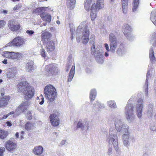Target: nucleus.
<instances>
[{"label":"nucleus","mask_w":156,"mask_h":156,"mask_svg":"<svg viewBox=\"0 0 156 156\" xmlns=\"http://www.w3.org/2000/svg\"><path fill=\"white\" fill-rule=\"evenodd\" d=\"M76 35L78 42H80L81 39L83 44H86L87 43L89 40V31L86 21H83L80 23L76 30Z\"/></svg>","instance_id":"obj_1"},{"label":"nucleus","mask_w":156,"mask_h":156,"mask_svg":"<svg viewBox=\"0 0 156 156\" xmlns=\"http://www.w3.org/2000/svg\"><path fill=\"white\" fill-rule=\"evenodd\" d=\"M17 87L18 92L24 94L26 99L31 98L34 95V88L32 86L30 87L27 82L20 83L18 84Z\"/></svg>","instance_id":"obj_2"},{"label":"nucleus","mask_w":156,"mask_h":156,"mask_svg":"<svg viewBox=\"0 0 156 156\" xmlns=\"http://www.w3.org/2000/svg\"><path fill=\"white\" fill-rule=\"evenodd\" d=\"M107 140L109 144H112L115 150L117 151L119 149L118 136L116 131L113 128L110 127L109 134L107 136Z\"/></svg>","instance_id":"obj_3"},{"label":"nucleus","mask_w":156,"mask_h":156,"mask_svg":"<svg viewBox=\"0 0 156 156\" xmlns=\"http://www.w3.org/2000/svg\"><path fill=\"white\" fill-rule=\"evenodd\" d=\"M45 96L48 98V102L50 104L53 101L56 97L55 88L51 85H48L44 89Z\"/></svg>","instance_id":"obj_4"},{"label":"nucleus","mask_w":156,"mask_h":156,"mask_svg":"<svg viewBox=\"0 0 156 156\" xmlns=\"http://www.w3.org/2000/svg\"><path fill=\"white\" fill-rule=\"evenodd\" d=\"M116 131L118 132H123L128 131V126L125 124L122 120L119 117H115L113 119Z\"/></svg>","instance_id":"obj_5"},{"label":"nucleus","mask_w":156,"mask_h":156,"mask_svg":"<svg viewBox=\"0 0 156 156\" xmlns=\"http://www.w3.org/2000/svg\"><path fill=\"white\" fill-rule=\"evenodd\" d=\"M130 100L128 101V103L125 108V113L127 120L129 122H131L134 118L135 115L133 114V106L130 103Z\"/></svg>","instance_id":"obj_6"},{"label":"nucleus","mask_w":156,"mask_h":156,"mask_svg":"<svg viewBox=\"0 0 156 156\" xmlns=\"http://www.w3.org/2000/svg\"><path fill=\"white\" fill-rule=\"evenodd\" d=\"M91 54L95 57L97 62L100 64H102L104 62V56L103 52L101 50L96 49L94 46L91 48Z\"/></svg>","instance_id":"obj_7"},{"label":"nucleus","mask_w":156,"mask_h":156,"mask_svg":"<svg viewBox=\"0 0 156 156\" xmlns=\"http://www.w3.org/2000/svg\"><path fill=\"white\" fill-rule=\"evenodd\" d=\"M26 41L25 38L20 36H18L14 38L11 42L7 44V46L21 47L25 44Z\"/></svg>","instance_id":"obj_8"},{"label":"nucleus","mask_w":156,"mask_h":156,"mask_svg":"<svg viewBox=\"0 0 156 156\" xmlns=\"http://www.w3.org/2000/svg\"><path fill=\"white\" fill-rule=\"evenodd\" d=\"M122 134V138L123 145L128 148L130 146V142L133 143L135 141L134 139L133 136H130L129 131L123 132Z\"/></svg>","instance_id":"obj_9"},{"label":"nucleus","mask_w":156,"mask_h":156,"mask_svg":"<svg viewBox=\"0 0 156 156\" xmlns=\"http://www.w3.org/2000/svg\"><path fill=\"white\" fill-rule=\"evenodd\" d=\"M3 56L12 59L19 60L23 55V53L20 52H15L13 51H4L2 54Z\"/></svg>","instance_id":"obj_10"},{"label":"nucleus","mask_w":156,"mask_h":156,"mask_svg":"<svg viewBox=\"0 0 156 156\" xmlns=\"http://www.w3.org/2000/svg\"><path fill=\"white\" fill-rule=\"evenodd\" d=\"M30 105V101H24L16 108L15 112L17 116L22 112H24L29 107Z\"/></svg>","instance_id":"obj_11"},{"label":"nucleus","mask_w":156,"mask_h":156,"mask_svg":"<svg viewBox=\"0 0 156 156\" xmlns=\"http://www.w3.org/2000/svg\"><path fill=\"white\" fill-rule=\"evenodd\" d=\"M57 113L51 114L49 116V119L51 125L54 127L58 126L60 123V120Z\"/></svg>","instance_id":"obj_12"},{"label":"nucleus","mask_w":156,"mask_h":156,"mask_svg":"<svg viewBox=\"0 0 156 156\" xmlns=\"http://www.w3.org/2000/svg\"><path fill=\"white\" fill-rule=\"evenodd\" d=\"M45 69L47 72H50L53 75L56 74L58 71L57 65L53 63L46 66L45 67Z\"/></svg>","instance_id":"obj_13"},{"label":"nucleus","mask_w":156,"mask_h":156,"mask_svg":"<svg viewBox=\"0 0 156 156\" xmlns=\"http://www.w3.org/2000/svg\"><path fill=\"white\" fill-rule=\"evenodd\" d=\"M143 102V99L141 98L139 99L137 101V104L136 108V114L137 116L139 119L141 118V117Z\"/></svg>","instance_id":"obj_14"},{"label":"nucleus","mask_w":156,"mask_h":156,"mask_svg":"<svg viewBox=\"0 0 156 156\" xmlns=\"http://www.w3.org/2000/svg\"><path fill=\"white\" fill-rule=\"evenodd\" d=\"M16 143L12 140H8L5 144V147L6 149L10 151H13L16 148Z\"/></svg>","instance_id":"obj_15"},{"label":"nucleus","mask_w":156,"mask_h":156,"mask_svg":"<svg viewBox=\"0 0 156 156\" xmlns=\"http://www.w3.org/2000/svg\"><path fill=\"white\" fill-rule=\"evenodd\" d=\"M51 34L48 32L44 31L41 35V41L44 43H46L51 40Z\"/></svg>","instance_id":"obj_16"},{"label":"nucleus","mask_w":156,"mask_h":156,"mask_svg":"<svg viewBox=\"0 0 156 156\" xmlns=\"http://www.w3.org/2000/svg\"><path fill=\"white\" fill-rule=\"evenodd\" d=\"M8 26L9 29L12 31H17L19 30L20 26L19 25L14 24V22L13 21L10 20L9 21Z\"/></svg>","instance_id":"obj_17"},{"label":"nucleus","mask_w":156,"mask_h":156,"mask_svg":"<svg viewBox=\"0 0 156 156\" xmlns=\"http://www.w3.org/2000/svg\"><path fill=\"white\" fill-rule=\"evenodd\" d=\"M109 38L110 43V45H117V39L114 34L110 33L109 35Z\"/></svg>","instance_id":"obj_18"},{"label":"nucleus","mask_w":156,"mask_h":156,"mask_svg":"<svg viewBox=\"0 0 156 156\" xmlns=\"http://www.w3.org/2000/svg\"><path fill=\"white\" fill-rule=\"evenodd\" d=\"M95 8V4L94 3L92 4L90 9L91 11L90 16L92 20H94L97 16L98 10H97Z\"/></svg>","instance_id":"obj_19"},{"label":"nucleus","mask_w":156,"mask_h":156,"mask_svg":"<svg viewBox=\"0 0 156 156\" xmlns=\"http://www.w3.org/2000/svg\"><path fill=\"white\" fill-rule=\"evenodd\" d=\"M9 96H4L0 98V107L6 105L10 99Z\"/></svg>","instance_id":"obj_20"},{"label":"nucleus","mask_w":156,"mask_h":156,"mask_svg":"<svg viewBox=\"0 0 156 156\" xmlns=\"http://www.w3.org/2000/svg\"><path fill=\"white\" fill-rule=\"evenodd\" d=\"M122 30L125 35V36H128V34L129 33L132 32V30L129 25L126 24L123 25Z\"/></svg>","instance_id":"obj_21"},{"label":"nucleus","mask_w":156,"mask_h":156,"mask_svg":"<svg viewBox=\"0 0 156 156\" xmlns=\"http://www.w3.org/2000/svg\"><path fill=\"white\" fill-rule=\"evenodd\" d=\"M77 126L83 129L87 130L89 129L88 122L86 121H79L77 123Z\"/></svg>","instance_id":"obj_22"},{"label":"nucleus","mask_w":156,"mask_h":156,"mask_svg":"<svg viewBox=\"0 0 156 156\" xmlns=\"http://www.w3.org/2000/svg\"><path fill=\"white\" fill-rule=\"evenodd\" d=\"M151 42L153 44V46L150 49H152L154 52H156V32L152 34Z\"/></svg>","instance_id":"obj_23"},{"label":"nucleus","mask_w":156,"mask_h":156,"mask_svg":"<svg viewBox=\"0 0 156 156\" xmlns=\"http://www.w3.org/2000/svg\"><path fill=\"white\" fill-rule=\"evenodd\" d=\"M46 44V50L48 52H51L55 49L54 43L52 41H49Z\"/></svg>","instance_id":"obj_24"},{"label":"nucleus","mask_w":156,"mask_h":156,"mask_svg":"<svg viewBox=\"0 0 156 156\" xmlns=\"http://www.w3.org/2000/svg\"><path fill=\"white\" fill-rule=\"evenodd\" d=\"M34 64L33 62L31 61L27 63L25 66V70L27 72L30 73L34 69Z\"/></svg>","instance_id":"obj_25"},{"label":"nucleus","mask_w":156,"mask_h":156,"mask_svg":"<svg viewBox=\"0 0 156 156\" xmlns=\"http://www.w3.org/2000/svg\"><path fill=\"white\" fill-rule=\"evenodd\" d=\"M150 71L149 70H148L147 72V78L146 79V81L145 82V83L144 85V87L145 88V95L147 97H148V80L149 78V77L150 76Z\"/></svg>","instance_id":"obj_26"},{"label":"nucleus","mask_w":156,"mask_h":156,"mask_svg":"<svg viewBox=\"0 0 156 156\" xmlns=\"http://www.w3.org/2000/svg\"><path fill=\"white\" fill-rule=\"evenodd\" d=\"M43 151V147L41 146H39L35 147L34 148L33 151L35 154L39 155L42 153Z\"/></svg>","instance_id":"obj_27"},{"label":"nucleus","mask_w":156,"mask_h":156,"mask_svg":"<svg viewBox=\"0 0 156 156\" xmlns=\"http://www.w3.org/2000/svg\"><path fill=\"white\" fill-rule=\"evenodd\" d=\"M41 17L44 21H46L48 22H50L51 21V16L49 14L42 13L41 15Z\"/></svg>","instance_id":"obj_28"},{"label":"nucleus","mask_w":156,"mask_h":156,"mask_svg":"<svg viewBox=\"0 0 156 156\" xmlns=\"http://www.w3.org/2000/svg\"><path fill=\"white\" fill-rule=\"evenodd\" d=\"M153 105L152 104H149L146 113V115L149 117H152L153 116Z\"/></svg>","instance_id":"obj_29"},{"label":"nucleus","mask_w":156,"mask_h":156,"mask_svg":"<svg viewBox=\"0 0 156 156\" xmlns=\"http://www.w3.org/2000/svg\"><path fill=\"white\" fill-rule=\"evenodd\" d=\"M35 127V125L34 123H32L29 122H27L25 125V129L28 131H30L33 129Z\"/></svg>","instance_id":"obj_30"},{"label":"nucleus","mask_w":156,"mask_h":156,"mask_svg":"<svg viewBox=\"0 0 156 156\" xmlns=\"http://www.w3.org/2000/svg\"><path fill=\"white\" fill-rule=\"evenodd\" d=\"M150 19L154 24L156 26V10L154 9L151 13Z\"/></svg>","instance_id":"obj_31"},{"label":"nucleus","mask_w":156,"mask_h":156,"mask_svg":"<svg viewBox=\"0 0 156 156\" xmlns=\"http://www.w3.org/2000/svg\"><path fill=\"white\" fill-rule=\"evenodd\" d=\"M96 5L95 4L96 9L98 10L104 7V0H97Z\"/></svg>","instance_id":"obj_32"},{"label":"nucleus","mask_w":156,"mask_h":156,"mask_svg":"<svg viewBox=\"0 0 156 156\" xmlns=\"http://www.w3.org/2000/svg\"><path fill=\"white\" fill-rule=\"evenodd\" d=\"M75 3L76 0H67V6L70 9L74 8Z\"/></svg>","instance_id":"obj_33"},{"label":"nucleus","mask_w":156,"mask_h":156,"mask_svg":"<svg viewBox=\"0 0 156 156\" xmlns=\"http://www.w3.org/2000/svg\"><path fill=\"white\" fill-rule=\"evenodd\" d=\"M75 66L73 65L70 70L69 78L68 80V82H70L73 78L75 73Z\"/></svg>","instance_id":"obj_34"},{"label":"nucleus","mask_w":156,"mask_h":156,"mask_svg":"<svg viewBox=\"0 0 156 156\" xmlns=\"http://www.w3.org/2000/svg\"><path fill=\"white\" fill-rule=\"evenodd\" d=\"M97 92L95 89H92L90 92V98L91 101H94L96 96Z\"/></svg>","instance_id":"obj_35"},{"label":"nucleus","mask_w":156,"mask_h":156,"mask_svg":"<svg viewBox=\"0 0 156 156\" xmlns=\"http://www.w3.org/2000/svg\"><path fill=\"white\" fill-rule=\"evenodd\" d=\"M8 132L2 129H0V138L4 139L8 135Z\"/></svg>","instance_id":"obj_36"},{"label":"nucleus","mask_w":156,"mask_h":156,"mask_svg":"<svg viewBox=\"0 0 156 156\" xmlns=\"http://www.w3.org/2000/svg\"><path fill=\"white\" fill-rule=\"evenodd\" d=\"M108 106L112 109H115L117 107L116 104L114 101L111 100L107 102Z\"/></svg>","instance_id":"obj_37"},{"label":"nucleus","mask_w":156,"mask_h":156,"mask_svg":"<svg viewBox=\"0 0 156 156\" xmlns=\"http://www.w3.org/2000/svg\"><path fill=\"white\" fill-rule=\"evenodd\" d=\"M149 57L151 62H154L155 61V58L154 55V51H153L152 49H150Z\"/></svg>","instance_id":"obj_38"},{"label":"nucleus","mask_w":156,"mask_h":156,"mask_svg":"<svg viewBox=\"0 0 156 156\" xmlns=\"http://www.w3.org/2000/svg\"><path fill=\"white\" fill-rule=\"evenodd\" d=\"M126 51L125 49H122L121 48H118L116 52L119 55L122 56L126 53Z\"/></svg>","instance_id":"obj_39"},{"label":"nucleus","mask_w":156,"mask_h":156,"mask_svg":"<svg viewBox=\"0 0 156 156\" xmlns=\"http://www.w3.org/2000/svg\"><path fill=\"white\" fill-rule=\"evenodd\" d=\"M92 0H86L84 3L85 8L86 10H89L90 8V5Z\"/></svg>","instance_id":"obj_40"},{"label":"nucleus","mask_w":156,"mask_h":156,"mask_svg":"<svg viewBox=\"0 0 156 156\" xmlns=\"http://www.w3.org/2000/svg\"><path fill=\"white\" fill-rule=\"evenodd\" d=\"M139 3V0H134L133 5V7L132 10L133 12L136 11Z\"/></svg>","instance_id":"obj_41"},{"label":"nucleus","mask_w":156,"mask_h":156,"mask_svg":"<svg viewBox=\"0 0 156 156\" xmlns=\"http://www.w3.org/2000/svg\"><path fill=\"white\" fill-rule=\"evenodd\" d=\"M122 5L123 12L126 14L127 12L128 3H122Z\"/></svg>","instance_id":"obj_42"},{"label":"nucleus","mask_w":156,"mask_h":156,"mask_svg":"<svg viewBox=\"0 0 156 156\" xmlns=\"http://www.w3.org/2000/svg\"><path fill=\"white\" fill-rule=\"evenodd\" d=\"M33 112L30 111H28L26 114V116L27 119H31L32 118Z\"/></svg>","instance_id":"obj_43"},{"label":"nucleus","mask_w":156,"mask_h":156,"mask_svg":"<svg viewBox=\"0 0 156 156\" xmlns=\"http://www.w3.org/2000/svg\"><path fill=\"white\" fill-rule=\"evenodd\" d=\"M37 99L39 100L38 102L40 105H42L43 104L44 102V98L42 95H41L39 97H37Z\"/></svg>","instance_id":"obj_44"},{"label":"nucleus","mask_w":156,"mask_h":156,"mask_svg":"<svg viewBox=\"0 0 156 156\" xmlns=\"http://www.w3.org/2000/svg\"><path fill=\"white\" fill-rule=\"evenodd\" d=\"M99 110L96 102L94 103L92 107V110L93 112L97 111Z\"/></svg>","instance_id":"obj_45"},{"label":"nucleus","mask_w":156,"mask_h":156,"mask_svg":"<svg viewBox=\"0 0 156 156\" xmlns=\"http://www.w3.org/2000/svg\"><path fill=\"white\" fill-rule=\"evenodd\" d=\"M125 36L129 41H132L133 40L134 38V36L131 33H129L128 34V36Z\"/></svg>","instance_id":"obj_46"},{"label":"nucleus","mask_w":156,"mask_h":156,"mask_svg":"<svg viewBox=\"0 0 156 156\" xmlns=\"http://www.w3.org/2000/svg\"><path fill=\"white\" fill-rule=\"evenodd\" d=\"M15 75V73L14 72H9L7 74V77L9 78H13Z\"/></svg>","instance_id":"obj_47"},{"label":"nucleus","mask_w":156,"mask_h":156,"mask_svg":"<svg viewBox=\"0 0 156 156\" xmlns=\"http://www.w3.org/2000/svg\"><path fill=\"white\" fill-rule=\"evenodd\" d=\"M96 103L98 108H105V105L104 104L101 103L98 101H97Z\"/></svg>","instance_id":"obj_48"},{"label":"nucleus","mask_w":156,"mask_h":156,"mask_svg":"<svg viewBox=\"0 0 156 156\" xmlns=\"http://www.w3.org/2000/svg\"><path fill=\"white\" fill-rule=\"evenodd\" d=\"M110 46L111 51L112 53H115L116 49L117 47V45H110Z\"/></svg>","instance_id":"obj_49"},{"label":"nucleus","mask_w":156,"mask_h":156,"mask_svg":"<svg viewBox=\"0 0 156 156\" xmlns=\"http://www.w3.org/2000/svg\"><path fill=\"white\" fill-rule=\"evenodd\" d=\"M44 7L37 8L34 10V12L35 13H38L42 11Z\"/></svg>","instance_id":"obj_50"},{"label":"nucleus","mask_w":156,"mask_h":156,"mask_svg":"<svg viewBox=\"0 0 156 156\" xmlns=\"http://www.w3.org/2000/svg\"><path fill=\"white\" fill-rule=\"evenodd\" d=\"M41 54L42 56L45 57L46 56V54L43 48H42L40 50Z\"/></svg>","instance_id":"obj_51"},{"label":"nucleus","mask_w":156,"mask_h":156,"mask_svg":"<svg viewBox=\"0 0 156 156\" xmlns=\"http://www.w3.org/2000/svg\"><path fill=\"white\" fill-rule=\"evenodd\" d=\"M5 151V147H0V156H3V153Z\"/></svg>","instance_id":"obj_52"},{"label":"nucleus","mask_w":156,"mask_h":156,"mask_svg":"<svg viewBox=\"0 0 156 156\" xmlns=\"http://www.w3.org/2000/svg\"><path fill=\"white\" fill-rule=\"evenodd\" d=\"M22 7V5L21 4L19 3L18 5H16L13 8V10L14 11H16L18 10Z\"/></svg>","instance_id":"obj_53"},{"label":"nucleus","mask_w":156,"mask_h":156,"mask_svg":"<svg viewBox=\"0 0 156 156\" xmlns=\"http://www.w3.org/2000/svg\"><path fill=\"white\" fill-rule=\"evenodd\" d=\"M6 22L4 20H0V28L3 27L5 24Z\"/></svg>","instance_id":"obj_54"},{"label":"nucleus","mask_w":156,"mask_h":156,"mask_svg":"<svg viewBox=\"0 0 156 156\" xmlns=\"http://www.w3.org/2000/svg\"><path fill=\"white\" fill-rule=\"evenodd\" d=\"M70 30L71 34V40H72L73 38V35H74V33L75 31V30L73 28H71Z\"/></svg>","instance_id":"obj_55"},{"label":"nucleus","mask_w":156,"mask_h":156,"mask_svg":"<svg viewBox=\"0 0 156 156\" xmlns=\"http://www.w3.org/2000/svg\"><path fill=\"white\" fill-rule=\"evenodd\" d=\"M108 155L109 156L111 155L112 154V147H110L108 148L107 151Z\"/></svg>","instance_id":"obj_56"},{"label":"nucleus","mask_w":156,"mask_h":156,"mask_svg":"<svg viewBox=\"0 0 156 156\" xmlns=\"http://www.w3.org/2000/svg\"><path fill=\"white\" fill-rule=\"evenodd\" d=\"M34 33V31H33L32 30H27L26 31V33L30 35L33 34Z\"/></svg>","instance_id":"obj_57"},{"label":"nucleus","mask_w":156,"mask_h":156,"mask_svg":"<svg viewBox=\"0 0 156 156\" xmlns=\"http://www.w3.org/2000/svg\"><path fill=\"white\" fill-rule=\"evenodd\" d=\"M150 129L151 130L154 131L156 129V126L154 125H151L150 126Z\"/></svg>","instance_id":"obj_58"},{"label":"nucleus","mask_w":156,"mask_h":156,"mask_svg":"<svg viewBox=\"0 0 156 156\" xmlns=\"http://www.w3.org/2000/svg\"><path fill=\"white\" fill-rule=\"evenodd\" d=\"M2 115H0V120H2L4 119H6L8 116L7 115H4L2 117Z\"/></svg>","instance_id":"obj_59"},{"label":"nucleus","mask_w":156,"mask_h":156,"mask_svg":"<svg viewBox=\"0 0 156 156\" xmlns=\"http://www.w3.org/2000/svg\"><path fill=\"white\" fill-rule=\"evenodd\" d=\"M105 47L107 51H110V49L107 43H105Z\"/></svg>","instance_id":"obj_60"},{"label":"nucleus","mask_w":156,"mask_h":156,"mask_svg":"<svg viewBox=\"0 0 156 156\" xmlns=\"http://www.w3.org/2000/svg\"><path fill=\"white\" fill-rule=\"evenodd\" d=\"M37 109L41 112H43L44 111V109L40 107H38L37 108Z\"/></svg>","instance_id":"obj_61"},{"label":"nucleus","mask_w":156,"mask_h":156,"mask_svg":"<svg viewBox=\"0 0 156 156\" xmlns=\"http://www.w3.org/2000/svg\"><path fill=\"white\" fill-rule=\"evenodd\" d=\"M90 44H92V45L91 46V48L93 46H94V48H95V45H94V41L93 40H91L90 41Z\"/></svg>","instance_id":"obj_62"},{"label":"nucleus","mask_w":156,"mask_h":156,"mask_svg":"<svg viewBox=\"0 0 156 156\" xmlns=\"http://www.w3.org/2000/svg\"><path fill=\"white\" fill-rule=\"evenodd\" d=\"M66 140H62L61 142L60 143V145H63L64 144L66 143Z\"/></svg>","instance_id":"obj_63"},{"label":"nucleus","mask_w":156,"mask_h":156,"mask_svg":"<svg viewBox=\"0 0 156 156\" xmlns=\"http://www.w3.org/2000/svg\"><path fill=\"white\" fill-rule=\"evenodd\" d=\"M6 124L7 126L9 127L11 126L12 125L11 123L9 122H6Z\"/></svg>","instance_id":"obj_64"}]
</instances>
